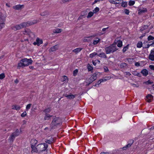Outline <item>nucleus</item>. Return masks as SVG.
I'll return each mask as SVG.
<instances>
[{
    "label": "nucleus",
    "mask_w": 154,
    "mask_h": 154,
    "mask_svg": "<svg viewBox=\"0 0 154 154\" xmlns=\"http://www.w3.org/2000/svg\"><path fill=\"white\" fill-rule=\"evenodd\" d=\"M32 61L31 59H27L26 58L21 60L18 64L19 67H25L32 63Z\"/></svg>",
    "instance_id": "1"
},
{
    "label": "nucleus",
    "mask_w": 154,
    "mask_h": 154,
    "mask_svg": "<svg viewBox=\"0 0 154 154\" xmlns=\"http://www.w3.org/2000/svg\"><path fill=\"white\" fill-rule=\"evenodd\" d=\"M98 72H95L92 74L91 77L87 79L86 80V83L87 85H88L93 82L95 81L97 78V75L99 74Z\"/></svg>",
    "instance_id": "2"
},
{
    "label": "nucleus",
    "mask_w": 154,
    "mask_h": 154,
    "mask_svg": "<svg viewBox=\"0 0 154 154\" xmlns=\"http://www.w3.org/2000/svg\"><path fill=\"white\" fill-rule=\"evenodd\" d=\"M61 123V119L59 117H55L53 119L51 123L52 128H55L57 125H60Z\"/></svg>",
    "instance_id": "3"
},
{
    "label": "nucleus",
    "mask_w": 154,
    "mask_h": 154,
    "mask_svg": "<svg viewBox=\"0 0 154 154\" xmlns=\"http://www.w3.org/2000/svg\"><path fill=\"white\" fill-rule=\"evenodd\" d=\"M27 26V23L25 22L20 24L16 25L15 26H12L11 29L16 31L17 30H20L22 28H23Z\"/></svg>",
    "instance_id": "4"
},
{
    "label": "nucleus",
    "mask_w": 154,
    "mask_h": 154,
    "mask_svg": "<svg viewBox=\"0 0 154 154\" xmlns=\"http://www.w3.org/2000/svg\"><path fill=\"white\" fill-rule=\"evenodd\" d=\"M39 152L45 151L48 147V145L46 143H42L37 146Z\"/></svg>",
    "instance_id": "5"
},
{
    "label": "nucleus",
    "mask_w": 154,
    "mask_h": 154,
    "mask_svg": "<svg viewBox=\"0 0 154 154\" xmlns=\"http://www.w3.org/2000/svg\"><path fill=\"white\" fill-rule=\"evenodd\" d=\"M6 17L5 15L2 14H1L0 16V27L1 29L5 26V21Z\"/></svg>",
    "instance_id": "6"
},
{
    "label": "nucleus",
    "mask_w": 154,
    "mask_h": 154,
    "mask_svg": "<svg viewBox=\"0 0 154 154\" xmlns=\"http://www.w3.org/2000/svg\"><path fill=\"white\" fill-rule=\"evenodd\" d=\"M119 48L121 47L122 45V42L121 40H119L117 43H114L112 45H110L109 47H107L106 48H116V45Z\"/></svg>",
    "instance_id": "7"
},
{
    "label": "nucleus",
    "mask_w": 154,
    "mask_h": 154,
    "mask_svg": "<svg viewBox=\"0 0 154 154\" xmlns=\"http://www.w3.org/2000/svg\"><path fill=\"white\" fill-rule=\"evenodd\" d=\"M143 44L144 47H143V48H148L150 46L153 47L154 46V41L153 42H145L143 43Z\"/></svg>",
    "instance_id": "8"
},
{
    "label": "nucleus",
    "mask_w": 154,
    "mask_h": 154,
    "mask_svg": "<svg viewBox=\"0 0 154 154\" xmlns=\"http://www.w3.org/2000/svg\"><path fill=\"white\" fill-rule=\"evenodd\" d=\"M18 135L19 134H17L15 132L13 133L9 138L8 140L10 142V143H12L14 141L16 137L18 136Z\"/></svg>",
    "instance_id": "9"
},
{
    "label": "nucleus",
    "mask_w": 154,
    "mask_h": 154,
    "mask_svg": "<svg viewBox=\"0 0 154 154\" xmlns=\"http://www.w3.org/2000/svg\"><path fill=\"white\" fill-rule=\"evenodd\" d=\"M43 41L42 39L37 38H36V42H34L33 44L34 45H37L38 46H39L40 44L42 43Z\"/></svg>",
    "instance_id": "10"
},
{
    "label": "nucleus",
    "mask_w": 154,
    "mask_h": 154,
    "mask_svg": "<svg viewBox=\"0 0 154 154\" xmlns=\"http://www.w3.org/2000/svg\"><path fill=\"white\" fill-rule=\"evenodd\" d=\"M24 7V5H18L13 6V8L15 10H19L22 9Z\"/></svg>",
    "instance_id": "11"
},
{
    "label": "nucleus",
    "mask_w": 154,
    "mask_h": 154,
    "mask_svg": "<svg viewBox=\"0 0 154 154\" xmlns=\"http://www.w3.org/2000/svg\"><path fill=\"white\" fill-rule=\"evenodd\" d=\"M93 37L92 36L85 37L83 39V41L84 42H88L91 40Z\"/></svg>",
    "instance_id": "12"
},
{
    "label": "nucleus",
    "mask_w": 154,
    "mask_h": 154,
    "mask_svg": "<svg viewBox=\"0 0 154 154\" xmlns=\"http://www.w3.org/2000/svg\"><path fill=\"white\" fill-rule=\"evenodd\" d=\"M130 143H128V144L126 145L125 146L123 147L122 149L123 150H126L128 148L130 147L133 143V140H130Z\"/></svg>",
    "instance_id": "13"
},
{
    "label": "nucleus",
    "mask_w": 154,
    "mask_h": 154,
    "mask_svg": "<svg viewBox=\"0 0 154 154\" xmlns=\"http://www.w3.org/2000/svg\"><path fill=\"white\" fill-rule=\"evenodd\" d=\"M116 50V49H106V52L107 54L113 52Z\"/></svg>",
    "instance_id": "14"
},
{
    "label": "nucleus",
    "mask_w": 154,
    "mask_h": 154,
    "mask_svg": "<svg viewBox=\"0 0 154 154\" xmlns=\"http://www.w3.org/2000/svg\"><path fill=\"white\" fill-rule=\"evenodd\" d=\"M146 97L147 102L149 103L151 102L153 99V96L151 94H148Z\"/></svg>",
    "instance_id": "15"
},
{
    "label": "nucleus",
    "mask_w": 154,
    "mask_h": 154,
    "mask_svg": "<svg viewBox=\"0 0 154 154\" xmlns=\"http://www.w3.org/2000/svg\"><path fill=\"white\" fill-rule=\"evenodd\" d=\"M50 12L47 10L44 11L40 13V15L42 16H47L49 15Z\"/></svg>",
    "instance_id": "16"
},
{
    "label": "nucleus",
    "mask_w": 154,
    "mask_h": 154,
    "mask_svg": "<svg viewBox=\"0 0 154 154\" xmlns=\"http://www.w3.org/2000/svg\"><path fill=\"white\" fill-rule=\"evenodd\" d=\"M65 97H66L68 99H74L75 97V95L71 94H70L69 95L66 94L65 95Z\"/></svg>",
    "instance_id": "17"
},
{
    "label": "nucleus",
    "mask_w": 154,
    "mask_h": 154,
    "mask_svg": "<svg viewBox=\"0 0 154 154\" xmlns=\"http://www.w3.org/2000/svg\"><path fill=\"white\" fill-rule=\"evenodd\" d=\"M141 73L143 76H146L148 74V71L146 69H143L141 71Z\"/></svg>",
    "instance_id": "18"
},
{
    "label": "nucleus",
    "mask_w": 154,
    "mask_h": 154,
    "mask_svg": "<svg viewBox=\"0 0 154 154\" xmlns=\"http://www.w3.org/2000/svg\"><path fill=\"white\" fill-rule=\"evenodd\" d=\"M52 116H51L48 113H45V116L44 118V120H49L50 118Z\"/></svg>",
    "instance_id": "19"
},
{
    "label": "nucleus",
    "mask_w": 154,
    "mask_h": 154,
    "mask_svg": "<svg viewBox=\"0 0 154 154\" xmlns=\"http://www.w3.org/2000/svg\"><path fill=\"white\" fill-rule=\"evenodd\" d=\"M119 0H109V1L112 4H119V2H118Z\"/></svg>",
    "instance_id": "20"
},
{
    "label": "nucleus",
    "mask_w": 154,
    "mask_h": 154,
    "mask_svg": "<svg viewBox=\"0 0 154 154\" xmlns=\"http://www.w3.org/2000/svg\"><path fill=\"white\" fill-rule=\"evenodd\" d=\"M20 108V107L18 105H14L12 106V109H15L17 110H19Z\"/></svg>",
    "instance_id": "21"
},
{
    "label": "nucleus",
    "mask_w": 154,
    "mask_h": 154,
    "mask_svg": "<svg viewBox=\"0 0 154 154\" xmlns=\"http://www.w3.org/2000/svg\"><path fill=\"white\" fill-rule=\"evenodd\" d=\"M147 11V9L146 8H143L142 9H140L139 10L138 14H141L145 13Z\"/></svg>",
    "instance_id": "22"
},
{
    "label": "nucleus",
    "mask_w": 154,
    "mask_h": 154,
    "mask_svg": "<svg viewBox=\"0 0 154 154\" xmlns=\"http://www.w3.org/2000/svg\"><path fill=\"white\" fill-rule=\"evenodd\" d=\"M148 26L147 25H144L143 26L140 28V31H142L145 29L148 28Z\"/></svg>",
    "instance_id": "23"
},
{
    "label": "nucleus",
    "mask_w": 154,
    "mask_h": 154,
    "mask_svg": "<svg viewBox=\"0 0 154 154\" xmlns=\"http://www.w3.org/2000/svg\"><path fill=\"white\" fill-rule=\"evenodd\" d=\"M62 31V29H61L57 28L53 30V32L54 33H59Z\"/></svg>",
    "instance_id": "24"
},
{
    "label": "nucleus",
    "mask_w": 154,
    "mask_h": 154,
    "mask_svg": "<svg viewBox=\"0 0 154 154\" xmlns=\"http://www.w3.org/2000/svg\"><path fill=\"white\" fill-rule=\"evenodd\" d=\"M132 74L134 75H137L139 77L141 76V74L136 71H133L132 72Z\"/></svg>",
    "instance_id": "25"
},
{
    "label": "nucleus",
    "mask_w": 154,
    "mask_h": 154,
    "mask_svg": "<svg viewBox=\"0 0 154 154\" xmlns=\"http://www.w3.org/2000/svg\"><path fill=\"white\" fill-rule=\"evenodd\" d=\"M100 41V39L98 38H96L94 40L93 44L94 45H95L98 43Z\"/></svg>",
    "instance_id": "26"
},
{
    "label": "nucleus",
    "mask_w": 154,
    "mask_h": 154,
    "mask_svg": "<svg viewBox=\"0 0 154 154\" xmlns=\"http://www.w3.org/2000/svg\"><path fill=\"white\" fill-rule=\"evenodd\" d=\"M127 64L125 63H121L120 64V66L121 68H124L127 66Z\"/></svg>",
    "instance_id": "27"
},
{
    "label": "nucleus",
    "mask_w": 154,
    "mask_h": 154,
    "mask_svg": "<svg viewBox=\"0 0 154 154\" xmlns=\"http://www.w3.org/2000/svg\"><path fill=\"white\" fill-rule=\"evenodd\" d=\"M29 32H28V33L29 36L31 37L32 38L34 37L35 36L33 32H31L30 31V30H29Z\"/></svg>",
    "instance_id": "28"
},
{
    "label": "nucleus",
    "mask_w": 154,
    "mask_h": 154,
    "mask_svg": "<svg viewBox=\"0 0 154 154\" xmlns=\"http://www.w3.org/2000/svg\"><path fill=\"white\" fill-rule=\"evenodd\" d=\"M143 44L141 42H139L137 45V48H140L142 46Z\"/></svg>",
    "instance_id": "29"
},
{
    "label": "nucleus",
    "mask_w": 154,
    "mask_h": 154,
    "mask_svg": "<svg viewBox=\"0 0 154 154\" xmlns=\"http://www.w3.org/2000/svg\"><path fill=\"white\" fill-rule=\"evenodd\" d=\"M98 56L101 57H104V58L106 57V55L104 53H100V54H99L98 55Z\"/></svg>",
    "instance_id": "30"
},
{
    "label": "nucleus",
    "mask_w": 154,
    "mask_h": 154,
    "mask_svg": "<svg viewBox=\"0 0 154 154\" xmlns=\"http://www.w3.org/2000/svg\"><path fill=\"white\" fill-rule=\"evenodd\" d=\"M51 111V109L50 108H48L47 109H46L45 110H44L43 111L45 113H48L49 112Z\"/></svg>",
    "instance_id": "31"
},
{
    "label": "nucleus",
    "mask_w": 154,
    "mask_h": 154,
    "mask_svg": "<svg viewBox=\"0 0 154 154\" xmlns=\"http://www.w3.org/2000/svg\"><path fill=\"white\" fill-rule=\"evenodd\" d=\"M94 14V13L91 11L88 14V15L87 16V18H89L91 17Z\"/></svg>",
    "instance_id": "32"
},
{
    "label": "nucleus",
    "mask_w": 154,
    "mask_h": 154,
    "mask_svg": "<svg viewBox=\"0 0 154 154\" xmlns=\"http://www.w3.org/2000/svg\"><path fill=\"white\" fill-rule=\"evenodd\" d=\"M149 59L152 61H154V55H149Z\"/></svg>",
    "instance_id": "33"
},
{
    "label": "nucleus",
    "mask_w": 154,
    "mask_h": 154,
    "mask_svg": "<svg viewBox=\"0 0 154 154\" xmlns=\"http://www.w3.org/2000/svg\"><path fill=\"white\" fill-rule=\"evenodd\" d=\"M37 141L35 139L32 140L31 143H32L35 145H36L37 143Z\"/></svg>",
    "instance_id": "34"
},
{
    "label": "nucleus",
    "mask_w": 154,
    "mask_h": 154,
    "mask_svg": "<svg viewBox=\"0 0 154 154\" xmlns=\"http://www.w3.org/2000/svg\"><path fill=\"white\" fill-rule=\"evenodd\" d=\"M37 151H38V148H36V147L35 148H32V153L36 152Z\"/></svg>",
    "instance_id": "35"
},
{
    "label": "nucleus",
    "mask_w": 154,
    "mask_h": 154,
    "mask_svg": "<svg viewBox=\"0 0 154 154\" xmlns=\"http://www.w3.org/2000/svg\"><path fill=\"white\" fill-rule=\"evenodd\" d=\"M82 49H75L73 51L75 52V53H77L78 52H80Z\"/></svg>",
    "instance_id": "36"
},
{
    "label": "nucleus",
    "mask_w": 154,
    "mask_h": 154,
    "mask_svg": "<svg viewBox=\"0 0 154 154\" xmlns=\"http://www.w3.org/2000/svg\"><path fill=\"white\" fill-rule=\"evenodd\" d=\"M147 39L148 41H150L154 39V37L150 35L148 37Z\"/></svg>",
    "instance_id": "37"
},
{
    "label": "nucleus",
    "mask_w": 154,
    "mask_h": 154,
    "mask_svg": "<svg viewBox=\"0 0 154 154\" xmlns=\"http://www.w3.org/2000/svg\"><path fill=\"white\" fill-rule=\"evenodd\" d=\"M99 10V9L98 7H96L94 9L93 11L94 13H96L97 12H98Z\"/></svg>",
    "instance_id": "38"
},
{
    "label": "nucleus",
    "mask_w": 154,
    "mask_h": 154,
    "mask_svg": "<svg viewBox=\"0 0 154 154\" xmlns=\"http://www.w3.org/2000/svg\"><path fill=\"white\" fill-rule=\"evenodd\" d=\"M122 6L123 7H125L127 6V3L126 2H122Z\"/></svg>",
    "instance_id": "39"
},
{
    "label": "nucleus",
    "mask_w": 154,
    "mask_h": 154,
    "mask_svg": "<svg viewBox=\"0 0 154 154\" xmlns=\"http://www.w3.org/2000/svg\"><path fill=\"white\" fill-rule=\"evenodd\" d=\"M135 3V2L133 1L130 0L129 2V5L130 6H132Z\"/></svg>",
    "instance_id": "40"
},
{
    "label": "nucleus",
    "mask_w": 154,
    "mask_h": 154,
    "mask_svg": "<svg viewBox=\"0 0 154 154\" xmlns=\"http://www.w3.org/2000/svg\"><path fill=\"white\" fill-rule=\"evenodd\" d=\"M97 53H96L95 52H94V53H93L92 54H90L89 57L91 58H92V57H94L95 55H97Z\"/></svg>",
    "instance_id": "41"
},
{
    "label": "nucleus",
    "mask_w": 154,
    "mask_h": 154,
    "mask_svg": "<svg viewBox=\"0 0 154 154\" xmlns=\"http://www.w3.org/2000/svg\"><path fill=\"white\" fill-rule=\"evenodd\" d=\"M101 82H102V81H101V79L99 80L95 84L94 86L97 87V85L100 84Z\"/></svg>",
    "instance_id": "42"
},
{
    "label": "nucleus",
    "mask_w": 154,
    "mask_h": 154,
    "mask_svg": "<svg viewBox=\"0 0 154 154\" xmlns=\"http://www.w3.org/2000/svg\"><path fill=\"white\" fill-rule=\"evenodd\" d=\"M146 85L151 84L153 83V82L150 80H148L144 82Z\"/></svg>",
    "instance_id": "43"
},
{
    "label": "nucleus",
    "mask_w": 154,
    "mask_h": 154,
    "mask_svg": "<svg viewBox=\"0 0 154 154\" xmlns=\"http://www.w3.org/2000/svg\"><path fill=\"white\" fill-rule=\"evenodd\" d=\"M93 69V67L91 66H89L88 67V71H91Z\"/></svg>",
    "instance_id": "44"
},
{
    "label": "nucleus",
    "mask_w": 154,
    "mask_h": 154,
    "mask_svg": "<svg viewBox=\"0 0 154 154\" xmlns=\"http://www.w3.org/2000/svg\"><path fill=\"white\" fill-rule=\"evenodd\" d=\"M26 23L27 25V24H28L29 25H32L33 24H35V23H36V22H26Z\"/></svg>",
    "instance_id": "45"
},
{
    "label": "nucleus",
    "mask_w": 154,
    "mask_h": 154,
    "mask_svg": "<svg viewBox=\"0 0 154 154\" xmlns=\"http://www.w3.org/2000/svg\"><path fill=\"white\" fill-rule=\"evenodd\" d=\"M5 75L4 73H2L0 74V79H2L5 77Z\"/></svg>",
    "instance_id": "46"
},
{
    "label": "nucleus",
    "mask_w": 154,
    "mask_h": 154,
    "mask_svg": "<svg viewBox=\"0 0 154 154\" xmlns=\"http://www.w3.org/2000/svg\"><path fill=\"white\" fill-rule=\"evenodd\" d=\"M124 12L127 15H128L129 13V11L128 10L125 9L124 10Z\"/></svg>",
    "instance_id": "47"
},
{
    "label": "nucleus",
    "mask_w": 154,
    "mask_h": 154,
    "mask_svg": "<svg viewBox=\"0 0 154 154\" xmlns=\"http://www.w3.org/2000/svg\"><path fill=\"white\" fill-rule=\"evenodd\" d=\"M78 72V70L77 69H75L74 71L73 72V75L74 76H75L77 73Z\"/></svg>",
    "instance_id": "48"
},
{
    "label": "nucleus",
    "mask_w": 154,
    "mask_h": 154,
    "mask_svg": "<svg viewBox=\"0 0 154 154\" xmlns=\"http://www.w3.org/2000/svg\"><path fill=\"white\" fill-rule=\"evenodd\" d=\"M149 67L151 70H154V65H150Z\"/></svg>",
    "instance_id": "49"
},
{
    "label": "nucleus",
    "mask_w": 154,
    "mask_h": 154,
    "mask_svg": "<svg viewBox=\"0 0 154 154\" xmlns=\"http://www.w3.org/2000/svg\"><path fill=\"white\" fill-rule=\"evenodd\" d=\"M31 104H28L26 106V109L27 110H28L31 107Z\"/></svg>",
    "instance_id": "50"
},
{
    "label": "nucleus",
    "mask_w": 154,
    "mask_h": 154,
    "mask_svg": "<svg viewBox=\"0 0 154 154\" xmlns=\"http://www.w3.org/2000/svg\"><path fill=\"white\" fill-rule=\"evenodd\" d=\"M124 73L125 75L128 76H130V75H131V74L129 72H124Z\"/></svg>",
    "instance_id": "51"
},
{
    "label": "nucleus",
    "mask_w": 154,
    "mask_h": 154,
    "mask_svg": "<svg viewBox=\"0 0 154 154\" xmlns=\"http://www.w3.org/2000/svg\"><path fill=\"white\" fill-rule=\"evenodd\" d=\"M104 72H107L109 71V69L106 66H105L104 67Z\"/></svg>",
    "instance_id": "52"
},
{
    "label": "nucleus",
    "mask_w": 154,
    "mask_h": 154,
    "mask_svg": "<svg viewBox=\"0 0 154 154\" xmlns=\"http://www.w3.org/2000/svg\"><path fill=\"white\" fill-rule=\"evenodd\" d=\"M26 115V112H23V113H22L21 115V116L22 117H23L25 116Z\"/></svg>",
    "instance_id": "53"
},
{
    "label": "nucleus",
    "mask_w": 154,
    "mask_h": 154,
    "mask_svg": "<svg viewBox=\"0 0 154 154\" xmlns=\"http://www.w3.org/2000/svg\"><path fill=\"white\" fill-rule=\"evenodd\" d=\"M71 0H62V3H64Z\"/></svg>",
    "instance_id": "54"
},
{
    "label": "nucleus",
    "mask_w": 154,
    "mask_h": 154,
    "mask_svg": "<svg viewBox=\"0 0 154 154\" xmlns=\"http://www.w3.org/2000/svg\"><path fill=\"white\" fill-rule=\"evenodd\" d=\"M20 131H19L18 129H17L14 132H15L16 133V134H19V135L20 133Z\"/></svg>",
    "instance_id": "55"
},
{
    "label": "nucleus",
    "mask_w": 154,
    "mask_h": 154,
    "mask_svg": "<svg viewBox=\"0 0 154 154\" xmlns=\"http://www.w3.org/2000/svg\"><path fill=\"white\" fill-rule=\"evenodd\" d=\"M131 85L134 87H139V85L133 83H131Z\"/></svg>",
    "instance_id": "56"
},
{
    "label": "nucleus",
    "mask_w": 154,
    "mask_h": 154,
    "mask_svg": "<svg viewBox=\"0 0 154 154\" xmlns=\"http://www.w3.org/2000/svg\"><path fill=\"white\" fill-rule=\"evenodd\" d=\"M45 142L46 143L51 144V143L49 140H46Z\"/></svg>",
    "instance_id": "57"
},
{
    "label": "nucleus",
    "mask_w": 154,
    "mask_h": 154,
    "mask_svg": "<svg viewBox=\"0 0 154 154\" xmlns=\"http://www.w3.org/2000/svg\"><path fill=\"white\" fill-rule=\"evenodd\" d=\"M49 140L51 141V143L54 141V138H53V137H51V138H50L49 139Z\"/></svg>",
    "instance_id": "58"
},
{
    "label": "nucleus",
    "mask_w": 154,
    "mask_h": 154,
    "mask_svg": "<svg viewBox=\"0 0 154 154\" xmlns=\"http://www.w3.org/2000/svg\"><path fill=\"white\" fill-rule=\"evenodd\" d=\"M63 81H66L67 80V78L66 76H64L63 77Z\"/></svg>",
    "instance_id": "59"
},
{
    "label": "nucleus",
    "mask_w": 154,
    "mask_h": 154,
    "mask_svg": "<svg viewBox=\"0 0 154 154\" xmlns=\"http://www.w3.org/2000/svg\"><path fill=\"white\" fill-rule=\"evenodd\" d=\"M101 0H95L94 2L93 3L92 5H94L98 2H100Z\"/></svg>",
    "instance_id": "60"
},
{
    "label": "nucleus",
    "mask_w": 154,
    "mask_h": 154,
    "mask_svg": "<svg viewBox=\"0 0 154 154\" xmlns=\"http://www.w3.org/2000/svg\"><path fill=\"white\" fill-rule=\"evenodd\" d=\"M135 66H139L140 65V64L138 62H136L135 63Z\"/></svg>",
    "instance_id": "61"
},
{
    "label": "nucleus",
    "mask_w": 154,
    "mask_h": 154,
    "mask_svg": "<svg viewBox=\"0 0 154 154\" xmlns=\"http://www.w3.org/2000/svg\"><path fill=\"white\" fill-rule=\"evenodd\" d=\"M56 51L55 49H50L49 51L50 52L51 51Z\"/></svg>",
    "instance_id": "62"
},
{
    "label": "nucleus",
    "mask_w": 154,
    "mask_h": 154,
    "mask_svg": "<svg viewBox=\"0 0 154 154\" xmlns=\"http://www.w3.org/2000/svg\"><path fill=\"white\" fill-rule=\"evenodd\" d=\"M149 55H154V51L151 50V52Z\"/></svg>",
    "instance_id": "63"
},
{
    "label": "nucleus",
    "mask_w": 154,
    "mask_h": 154,
    "mask_svg": "<svg viewBox=\"0 0 154 154\" xmlns=\"http://www.w3.org/2000/svg\"><path fill=\"white\" fill-rule=\"evenodd\" d=\"M31 148H32H32L35 147V145H34V144H33L32 143H31Z\"/></svg>",
    "instance_id": "64"
}]
</instances>
